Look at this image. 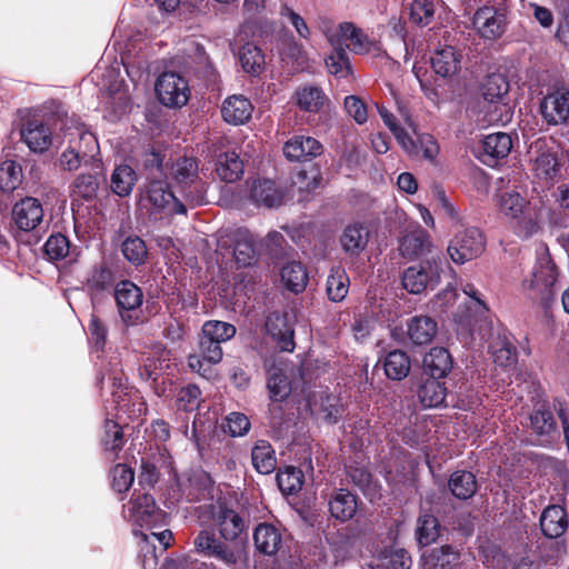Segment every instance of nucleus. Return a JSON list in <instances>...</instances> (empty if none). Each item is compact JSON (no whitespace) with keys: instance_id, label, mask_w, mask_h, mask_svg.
<instances>
[{"instance_id":"1","label":"nucleus","mask_w":569,"mask_h":569,"mask_svg":"<svg viewBox=\"0 0 569 569\" xmlns=\"http://www.w3.org/2000/svg\"><path fill=\"white\" fill-rule=\"evenodd\" d=\"M497 207L510 219L511 228L520 239H529L540 229V214L536 208L517 191H502L496 194Z\"/></svg>"},{"instance_id":"2","label":"nucleus","mask_w":569,"mask_h":569,"mask_svg":"<svg viewBox=\"0 0 569 569\" xmlns=\"http://www.w3.org/2000/svg\"><path fill=\"white\" fill-rule=\"evenodd\" d=\"M509 82L501 73H492L482 84L483 121L488 124H507L511 121L512 111L508 102Z\"/></svg>"},{"instance_id":"3","label":"nucleus","mask_w":569,"mask_h":569,"mask_svg":"<svg viewBox=\"0 0 569 569\" xmlns=\"http://www.w3.org/2000/svg\"><path fill=\"white\" fill-rule=\"evenodd\" d=\"M379 114L405 152L412 158L421 157L428 161L436 160L439 153V146L432 136L415 133L417 138L413 139L403 128L398 126L396 117L389 110L381 107L379 108ZM413 132H416L415 129Z\"/></svg>"},{"instance_id":"4","label":"nucleus","mask_w":569,"mask_h":569,"mask_svg":"<svg viewBox=\"0 0 569 569\" xmlns=\"http://www.w3.org/2000/svg\"><path fill=\"white\" fill-rule=\"evenodd\" d=\"M198 174L199 166L194 158H179L171 167V177L180 187L182 199L191 207L206 203L207 187Z\"/></svg>"},{"instance_id":"5","label":"nucleus","mask_w":569,"mask_h":569,"mask_svg":"<svg viewBox=\"0 0 569 569\" xmlns=\"http://www.w3.org/2000/svg\"><path fill=\"white\" fill-rule=\"evenodd\" d=\"M319 28L332 46L350 41L348 48L356 54H367L375 47L368 36L351 22L335 26L329 19L322 18L319 21Z\"/></svg>"},{"instance_id":"6","label":"nucleus","mask_w":569,"mask_h":569,"mask_svg":"<svg viewBox=\"0 0 569 569\" xmlns=\"http://www.w3.org/2000/svg\"><path fill=\"white\" fill-rule=\"evenodd\" d=\"M558 270L556 264L547 257L541 258L533 268L530 279H525L522 286L532 291L533 297L549 303L556 295Z\"/></svg>"},{"instance_id":"7","label":"nucleus","mask_w":569,"mask_h":569,"mask_svg":"<svg viewBox=\"0 0 569 569\" xmlns=\"http://www.w3.org/2000/svg\"><path fill=\"white\" fill-rule=\"evenodd\" d=\"M441 278V259L432 258L423 263L411 266L403 271L402 286L413 295L435 288Z\"/></svg>"},{"instance_id":"8","label":"nucleus","mask_w":569,"mask_h":569,"mask_svg":"<svg viewBox=\"0 0 569 569\" xmlns=\"http://www.w3.org/2000/svg\"><path fill=\"white\" fill-rule=\"evenodd\" d=\"M486 247L485 236L478 228L457 232L448 246V253L456 263H465L479 257Z\"/></svg>"},{"instance_id":"9","label":"nucleus","mask_w":569,"mask_h":569,"mask_svg":"<svg viewBox=\"0 0 569 569\" xmlns=\"http://www.w3.org/2000/svg\"><path fill=\"white\" fill-rule=\"evenodd\" d=\"M159 101L170 108H181L190 98L188 81L177 72H163L156 82Z\"/></svg>"},{"instance_id":"10","label":"nucleus","mask_w":569,"mask_h":569,"mask_svg":"<svg viewBox=\"0 0 569 569\" xmlns=\"http://www.w3.org/2000/svg\"><path fill=\"white\" fill-rule=\"evenodd\" d=\"M123 517L133 525L153 528L163 518V512L156 506L154 499L148 493L131 497L123 507Z\"/></svg>"},{"instance_id":"11","label":"nucleus","mask_w":569,"mask_h":569,"mask_svg":"<svg viewBox=\"0 0 569 569\" xmlns=\"http://www.w3.org/2000/svg\"><path fill=\"white\" fill-rule=\"evenodd\" d=\"M528 156L531 171L537 179L549 183L559 174L560 163L546 140L538 139L532 142L528 150Z\"/></svg>"},{"instance_id":"12","label":"nucleus","mask_w":569,"mask_h":569,"mask_svg":"<svg viewBox=\"0 0 569 569\" xmlns=\"http://www.w3.org/2000/svg\"><path fill=\"white\" fill-rule=\"evenodd\" d=\"M296 313L292 309L274 311L267 317L266 330L281 351L292 352L295 343Z\"/></svg>"},{"instance_id":"13","label":"nucleus","mask_w":569,"mask_h":569,"mask_svg":"<svg viewBox=\"0 0 569 569\" xmlns=\"http://www.w3.org/2000/svg\"><path fill=\"white\" fill-rule=\"evenodd\" d=\"M114 299L121 317L127 326L138 323V309L143 302V293L141 289L129 280H122L114 288Z\"/></svg>"},{"instance_id":"14","label":"nucleus","mask_w":569,"mask_h":569,"mask_svg":"<svg viewBox=\"0 0 569 569\" xmlns=\"http://www.w3.org/2000/svg\"><path fill=\"white\" fill-rule=\"evenodd\" d=\"M221 343L204 336L200 339V353L191 355L188 358V366L200 376L211 379L214 375L212 366L222 359Z\"/></svg>"},{"instance_id":"15","label":"nucleus","mask_w":569,"mask_h":569,"mask_svg":"<svg viewBox=\"0 0 569 569\" xmlns=\"http://www.w3.org/2000/svg\"><path fill=\"white\" fill-rule=\"evenodd\" d=\"M194 547L198 552L208 557H214L227 566H234L239 558L240 551L218 540L214 533L202 530L194 538Z\"/></svg>"},{"instance_id":"16","label":"nucleus","mask_w":569,"mask_h":569,"mask_svg":"<svg viewBox=\"0 0 569 569\" xmlns=\"http://www.w3.org/2000/svg\"><path fill=\"white\" fill-rule=\"evenodd\" d=\"M540 113L551 126L567 122L569 119V90L558 88L549 92L540 102Z\"/></svg>"},{"instance_id":"17","label":"nucleus","mask_w":569,"mask_h":569,"mask_svg":"<svg viewBox=\"0 0 569 569\" xmlns=\"http://www.w3.org/2000/svg\"><path fill=\"white\" fill-rule=\"evenodd\" d=\"M147 199L157 210H167L170 213L184 214L187 212L186 201L180 200L170 190L167 182L152 179L147 188Z\"/></svg>"},{"instance_id":"18","label":"nucleus","mask_w":569,"mask_h":569,"mask_svg":"<svg viewBox=\"0 0 569 569\" xmlns=\"http://www.w3.org/2000/svg\"><path fill=\"white\" fill-rule=\"evenodd\" d=\"M472 26L483 39H497L505 32V16L492 7L479 8L472 19Z\"/></svg>"},{"instance_id":"19","label":"nucleus","mask_w":569,"mask_h":569,"mask_svg":"<svg viewBox=\"0 0 569 569\" xmlns=\"http://www.w3.org/2000/svg\"><path fill=\"white\" fill-rule=\"evenodd\" d=\"M81 140L84 149L76 150V144H69L61 153L60 164L64 170H77L81 164L91 162L98 154L99 144L94 134H84Z\"/></svg>"},{"instance_id":"20","label":"nucleus","mask_w":569,"mask_h":569,"mask_svg":"<svg viewBox=\"0 0 569 569\" xmlns=\"http://www.w3.org/2000/svg\"><path fill=\"white\" fill-rule=\"evenodd\" d=\"M12 218L18 229L34 230L43 220V209L36 198L27 197L14 204Z\"/></svg>"},{"instance_id":"21","label":"nucleus","mask_w":569,"mask_h":569,"mask_svg":"<svg viewBox=\"0 0 569 569\" xmlns=\"http://www.w3.org/2000/svg\"><path fill=\"white\" fill-rule=\"evenodd\" d=\"M321 143L312 137L295 136L283 146V154L290 161H306L320 156Z\"/></svg>"},{"instance_id":"22","label":"nucleus","mask_w":569,"mask_h":569,"mask_svg":"<svg viewBox=\"0 0 569 569\" xmlns=\"http://www.w3.org/2000/svg\"><path fill=\"white\" fill-rule=\"evenodd\" d=\"M213 522L226 541L236 542L244 530L243 519L230 508L220 507L213 515Z\"/></svg>"},{"instance_id":"23","label":"nucleus","mask_w":569,"mask_h":569,"mask_svg":"<svg viewBox=\"0 0 569 569\" xmlns=\"http://www.w3.org/2000/svg\"><path fill=\"white\" fill-rule=\"evenodd\" d=\"M512 149L511 137L503 132L488 134L482 141L481 161L487 166H496L499 159L506 158Z\"/></svg>"},{"instance_id":"24","label":"nucleus","mask_w":569,"mask_h":569,"mask_svg":"<svg viewBox=\"0 0 569 569\" xmlns=\"http://www.w3.org/2000/svg\"><path fill=\"white\" fill-rule=\"evenodd\" d=\"M233 239V257L238 267L246 268L253 264L258 256L253 234L247 229H238L234 232Z\"/></svg>"},{"instance_id":"25","label":"nucleus","mask_w":569,"mask_h":569,"mask_svg":"<svg viewBox=\"0 0 569 569\" xmlns=\"http://www.w3.org/2000/svg\"><path fill=\"white\" fill-rule=\"evenodd\" d=\"M21 138L30 150L34 152L46 151L52 143V132L38 120L28 121L21 129Z\"/></svg>"},{"instance_id":"26","label":"nucleus","mask_w":569,"mask_h":569,"mask_svg":"<svg viewBox=\"0 0 569 569\" xmlns=\"http://www.w3.org/2000/svg\"><path fill=\"white\" fill-rule=\"evenodd\" d=\"M171 368V357L168 350L161 349L149 353L142 359L139 376L146 381H157L158 378Z\"/></svg>"},{"instance_id":"27","label":"nucleus","mask_w":569,"mask_h":569,"mask_svg":"<svg viewBox=\"0 0 569 569\" xmlns=\"http://www.w3.org/2000/svg\"><path fill=\"white\" fill-rule=\"evenodd\" d=\"M252 111V103L242 94L227 98L221 107L224 121L236 126L247 122L251 118Z\"/></svg>"},{"instance_id":"28","label":"nucleus","mask_w":569,"mask_h":569,"mask_svg":"<svg viewBox=\"0 0 569 569\" xmlns=\"http://www.w3.org/2000/svg\"><path fill=\"white\" fill-rule=\"evenodd\" d=\"M430 248L431 242L428 233L418 226L406 232L401 238L399 251L405 258L413 259L430 251Z\"/></svg>"},{"instance_id":"29","label":"nucleus","mask_w":569,"mask_h":569,"mask_svg":"<svg viewBox=\"0 0 569 569\" xmlns=\"http://www.w3.org/2000/svg\"><path fill=\"white\" fill-rule=\"evenodd\" d=\"M540 527L548 538L562 536L568 528L566 510L558 505L547 507L540 517Z\"/></svg>"},{"instance_id":"30","label":"nucleus","mask_w":569,"mask_h":569,"mask_svg":"<svg viewBox=\"0 0 569 569\" xmlns=\"http://www.w3.org/2000/svg\"><path fill=\"white\" fill-rule=\"evenodd\" d=\"M250 198L258 206L273 208L282 203L283 193L272 180L259 179L251 186Z\"/></svg>"},{"instance_id":"31","label":"nucleus","mask_w":569,"mask_h":569,"mask_svg":"<svg viewBox=\"0 0 569 569\" xmlns=\"http://www.w3.org/2000/svg\"><path fill=\"white\" fill-rule=\"evenodd\" d=\"M458 560V550L452 546L445 545L421 556V569H452Z\"/></svg>"},{"instance_id":"32","label":"nucleus","mask_w":569,"mask_h":569,"mask_svg":"<svg viewBox=\"0 0 569 569\" xmlns=\"http://www.w3.org/2000/svg\"><path fill=\"white\" fill-rule=\"evenodd\" d=\"M369 237L370 232L366 226L353 223L343 230L340 242L347 253L357 256L366 249Z\"/></svg>"},{"instance_id":"33","label":"nucleus","mask_w":569,"mask_h":569,"mask_svg":"<svg viewBox=\"0 0 569 569\" xmlns=\"http://www.w3.org/2000/svg\"><path fill=\"white\" fill-rule=\"evenodd\" d=\"M452 368L449 352L441 347L432 348L423 358V369L432 379L439 380Z\"/></svg>"},{"instance_id":"34","label":"nucleus","mask_w":569,"mask_h":569,"mask_svg":"<svg viewBox=\"0 0 569 569\" xmlns=\"http://www.w3.org/2000/svg\"><path fill=\"white\" fill-rule=\"evenodd\" d=\"M437 331V322L428 316H416L408 323V337L415 345L430 343Z\"/></svg>"},{"instance_id":"35","label":"nucleus","mask_w":569,"mask_h":569,"mask_svg":"<svg viewBox=\"0 0 569 569\" xmlns=\"http://www.w3.org/2000/svg\"><path fill=\"white\" fill-rule=\"evenodd\" d=\"M358 509L357 498L346 489L337 490L329 500V510L332 517L347 521L351 519Z\"/></svg>"},{"instance_id":"36","label":"nucleus","mask_w":569,"mask_h":569,"mask_svg":"<svg viewBox=\"0 0 569 569\" xmlns=\"http://www.w3.org/2000/svg\"><path fill=\"white\" fill-rule=\"evenodd\" d=\"M257 549L264 555H274L281 546L282 538L280 531L272 525L260 523L253 535Z\"/></svg>"},{"instance_id":"37","label":"nucleus","mask_w":569,"mask_h":569,"mask_svg":"<svg viewBox=\"0 0 569 569\" xmlns=\"http://www.w3.org/2000/svg\"><path fill=\"white\" fill-rule=\"evenodd\" d=\"M280 276L284 288L293 293L302 292L309 280L306 268L297 261L286 263L281 268Z\"/></svg>"},{"instance_id":"38","label":"nucleus","mask_w":569,"mask_h":569,"mask_svg":"<svg viewBox=\"0 0 569 569\" xmlns=\"http://www.w3.org/2000/svg\"><path fill=\"white\" fill-rule=\"evenodd\" d=\"M216 171L224 182H234L243 173V162L234 151H227L218 157Z\"/></svg>"},{"instance_id":"39","label":"nucleus","mask_w":569,"mask_h":569,"mask_svg":"<svg viewBox=\"0 0 569 569\" xmlns=\"http://www.w3.org/2000/svg\"><path fill=\"white\" fill-rule=\"evenodd\" d=\"M460 59L453 47L447 46L438 50L431 58L435 72L443 78L453 76L459 70Z\"/></svg>"},{"instance_id":"40","label":"nucleus","mask_w":569,"mask_h":569,"mask_svg":"<svg viewBox=\"0 0 569 569\" xmlns=\"http://www.w3.org/2000/svg\"><path fill=\"white\" fill-rule=\"evenodd\" d=\"M252 465L254 469L262 475H269L277 467L274 450L266 440H258L251 452Z\"/></svg>"},{"instance_id":"41","label":"nucleus","mask_w":569,"mask_h":569,"mask_svg":"<svg viewBox=\"0 0 569 569\" xmlns=\"http://www.w3.org/2000/svg\"><path fill=\"white\" fill-rule=\"evenodd\" d=\"M298 107L307 112H318L325 104L327 97L317 86H302L295 92Z\"/></svg>"},{"instance_id":"42","label":"nucleus","mask_w":569,"mask_h":569,"mask_svg":"<svg viewBox=\"0 0 569 569\" xmlns=\"http://www.w3.org/2000/svg\"><path fill=\"white\" fill-rule=\"evenodd\" d=\"M417 396L423 407L435 408L445 402L447 389L443 382L436 379H427L419 387Z\"/></svg>"},{"instance_id":"43","label":"nucleus","mask_w":569,"mask_h":569,"mask_svg":"<svg viewBox=\"0 0 569 569\" xmlns=\"http://www.w3.org/2000/svg\"><path fill=\"white\" fill-rule=\"evenodd\" d=\"M477 480L470 471H456L449 479V489L452 495L461 500L471 498L477 492Z\"/></svg>"},{"instance_id":"44","label":"nucleus","mask_w":569,"mask_h":569,"mask_svg":"<svg viewBox=\"0 0 569 569\" xmlns=\"http://www.w3.org/2000/svg\"><path fill=\"white\" fill-rule=\"evenodd\" d=\"M136 180L134 170L128 164H121L114 168L111 174L110 187L119 197H127L131 193Z\"/></svg>"},{"instance_id":"45","label":"nucleus","mask_w":569,"mask_h":569,"mask_svg":"<svg viewBox=\"0 0 569 569\" xmlns=\"http://www.w3.org/2000/svg\"><path fill=\"white\" fill-rule=\"evenodd\" d=\"M383 367L388 378L402 380L410 372V360L406 352L393 350L387 355Z\"/></svg>"},{"instance_id":"46","label":"nucleus","mask_w":569,"mask_h":569,"mask_svg":"<svg viewBox=\"0 0 569 569\" xmlns=\"http://www.w3.org/2000/svg\"><path fill=\"white\" fill-rule=\"evenodd\" d=\"M239 61L246 72L257 76L263 69L264 56L256 44L246 43L239 51Z\"/></svg>"},{"instance_id":"47","label":"nucleus","mask_w":569,"mask_h":569,"mask_svg":"<svg viewBox=\"0 0 569 569\" xmlns=\"http://www.w3.org/2000/svg\"><path fill=\"white\" fill-rule=\"evenodd\" d=\"M416 536L419 545L429 546L440 536V525L438 519L429 513H423L418 519Z\"/></svg>"},{"instance_id":"48","label":"nucleus","mask_w":569,"mask_h":569,"mask_svg":"<svg viewBox=\"0 0 569 569\" xmlns=\"http://www.w3.org/2000/svg\"><path fill=\"white\" fill-rule=\"evenodd\" d=\"M349 289V277L347 272L341 268H335L331 270L327 279V293L331 301H342Z\"/></svg>"},{"instance_id":"49","label":"nucleus","mask_w":569,"mask_h":569,"mask_svg":"<svg viewBox=\"0 0 569 569\" xmlns=\"http://www.w3.org/2000/svg\"><path fill=\"white\" fill-rule=\"evenodd\" d=\"M335 50L326 59V67L330 74L337 78H347L352 73L351 63L346 50L340 46H333Z\"/></svg>"},{"instance_id":"50","label":"nucleus","mask_w":569,"mask_h":569,"mask_svg":"<svg viewBox=\"0 0 569 569\" xmlns=\"http://www.w3.org/2000/svg\"><path fill=\"white\" fill-rule=\"evenodd\" d=\"M22 181L21 167L12 160H6L0 164V189L3 192L16 190Z\"/></svg>"},{"instance_id":"51","label":"nucleus","mask_w":569,"mask_h":569,"mask_svg":"<svg viewBox=\"0 0 569 569\" xmlns=\"http://www.w3.org/2000/svg\"><path fill=\"white\" fill-rule=\"evenodd\" d=\"M303 475L295 467H287L277 473L279 489L284 495H292L299 491L303 483Z\"/></svg>"},{"instance_id":"52","label":"nucleus","mask_w":569,"mask_h":569,"mask_svg":"<svg viewBox=\"0 0 569 569\" xmlns=\"http://www.w3.org/2000/svg\"><path fill=\"white\" fill-rule=\"evenodd\" d=\"M236 335V328L231 323L211 320L202 327V336L219 343L231 339Z\"/></svg>"},{"instance_id":"53","label":"nucleus","mask_w":569,"mask_h":569,"mask_svg":"<svg viewBox=\"0 0 569 569\" xmlns=\"http://www.w3.org/2000/svg\"><path fill=\"white\" fill-rule=\"evenodd\" d=\"M43 250L49 260L59 261L68 256L70 242L68 238L61 233L52 234L47 239Z\"/></svg>"},{"instance_id":"54","label":"nucleus","mask_w":569,"mask_h":569,"mask_svg":"<svg viewBox=\"0 0 569 569\" xmlns=\"http://www.w3.org/2000/svg\"><path fill=\"white\" fill-rule=\"evenodd\" d=\"M493 362L500 367H509L517 361L516 348L506 340L498 339L491 345Z\"/></svg>"},{"instance_id":"55","label":"nucleus","mask_w":569,"mask_h":569,"mask_svg":"<svg viewBox=\"0 0 569 569\" xmlns=\"http://www.w3.org/2000/svg\"><path fill=\"white\" fill-rule=\"evenodd\" d=\"M433 0H413L410 6V20L419 26H428L435 16Z\"/></svg>"},{"instance_id":"56","label":"nucleus","mask_w":569,"mask_h":569,"mask_svg":"<svg viewBox=\"0 0 569 569\" xmlns=\"http://www.w3.org/2000/svg\"><path fill=\"white\" fill-rule=\"evenodd\" d=\"M267 386L270 392V398L274 401L284 400L291 391V385L288 377L280 370H276L270 373Z\"/></svg>"},{"instance_id":"57","label":"nucleus","mask_w":569,"mask_h":569,"mask_svg":"<svg viewBox=\"0 0 569 569\" xmlns=\"http://www.w3.org/2000/svg\"><path fill=\"white\" fill-rule=\"evenodd\" d=\"M122 253L129 262L138 266L144 262L148 251L142 239L129 237L122 243Z\"/></svg>"},{"instance_id":"58","label":"nucleus","mask_w":569,"mask_h":569,"mask_svg":"<svg viewBox=\"0 0 569 569\" xmlns=\"http://www.w3.org/2000/svg\"><path fill=\"white\" fill-rule=\"evenodd\" d=\"M103 429L102 445L104 450L111 452L120 450L123 445L121 427L116 421L107 419Z\"/></svg>"},{"instance_id":"59","label":"nucleus","mask_w":569,"mask_h":569,"mask_svg":"<svg viewBox=\"0 0 569 569\" xmlns=\"http://www.w3.org/2000/svg\"><path fill=\"white\" fill-rule=\"evenodd\" d=\"M248 417L241 412L229 413L222 423V430L231 437H242L250 429Z\"/></svg>"},{"instance_id":"60","label":"nucleus","mask_w":569,"mask_h":569,"mask_svg":"<svg viewBox=\"0 0 569 569\" xmlns=\"http://www.w3.org/2000/svg\"><path fill=\"white\" fill-rule=\"evenodd\" d=\"M201 402V391L196 385H188L179 390L177 395V407L183 411L198 409Z\"/></svg>"},{"instance_id":"61","label":"nucleus","mask_w":569,"mask_h":569,"mask_svg":"<svg viewBox=\"0 0 569 569\" xmlns=\"http://www.w3.org/2000/svg\"><path fill=\"white\" fill-rule=\"evenodd\" d=\"M113 280L112 270L106 263H102L91 271L87 282L91 289L104 290L113 283Z\"/></svg>"},{"instance_id":"62","label":"nucleus","mask_w":569,"mask_h":569,"mask_svg":"<svg viewBox=\"0 0 569 569\" xmlns=\"http://www.w3.org/2000/svg\"><path fill=\"white\" fill-rule=\"evenodd\" d=\"M112 488L118 492H124L129 490L133 480V470L127 465L119 463L111 470Z\"/></svg>"},{"instance_id":"63","label":"nucleus","mask_w":569,"mask_h":569,"mask_svg":"<svg viewBox=\"0 0 569 569\" xmlns=\"http://www.w3.org/2000/svg\"><path fill=\"white\" fill-rule=\"evenodd\" d=\"M321 174L319 168L311 166L308 170H301L296 174L293 183L299 190L311 191L319 187Z\"/></svg>"},{"instance_id":"64","label":"nucleus","mask_w":569,"mask_h":569,"mask_svg":"<svg viewBox=\"0 0 569 569\" xmlns=\"http://www.w3.org/2000/svg\"><path fill=\"white\" fill-rule=\"evenodd\" d=\"M382 565L391 569H410L412 560L407 550L397 548L382 557Z\"/></svg>"}]
</instances>
